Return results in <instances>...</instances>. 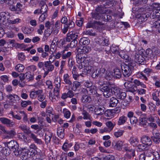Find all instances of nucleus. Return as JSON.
I'll return each instance as SVG.
<instances>
[{
  "mask_svg": "<svg viewBox=\"0 0 160 160\" xmlns=\"http://www.w3.org/2000/svg\"><path fill=\"white\" fill-rule=\"evenodd\" d=\"M135 66V62L134 61L132 60L129 61L127 63L122 64L121 67L124 77L127 78L131 76Z\"/></svg>",
  "mask_w": 160,
  "mask_h": 160,
  "instance_id": "obj_1",
  "label": "nucleus"
},
{
  "mask_svg": "<svg viewBox=\"0 0 160 160\" xmlns=\"http://www.w3.org/2000/svg\"><path fill=\"white\" fill-rule=\"evenodd\" d=\"M159 96V92H155L152 93V99L156 102V104L157 106L160 105V100L158 98Z\"/></svg>",
  "mask_w": 160,
  "mask_h": 160,
  "instance_id": "obj_14",
  "label": "nucleus"
},
{
  "mask_svg": "<svg viewBox=\"0 0 160 160\" xmlns=\"http://www.w3.org/2000/svg\"><path fill=\"white\" fill-rule=\"evenodd\" d=\"M91 48L89 46H86L82 47L81 49V52L84 54L88 53L91 51Z\"/></svg>",
  "mask_w": 160,
  "mask_h": 160,
  "instance_id": "obj_39",
  "label": "nucleus"
},
{
  "mask_svg": "<svg viewBox=\"0 0 160 160\" xmlns=\"http://www.w3.org/2000/svg\"><path fill=\"white\" fill-rule=\"evenodd\" d=\"M55 83L57 88H60L61 87V80L60 77H57L55 79Z\"/></svg>",
  "mask_w": 160,
  "mask_h": 160,
  "instance_id": "obj_42",
  "label": "nucleus"
},
{
  "mask_svg": "<svg viewBox=\"0 0 160 160\" xmlns=\"http://www.w3.org/2000/svg\"><path fill=\"white\" fill-rule=\"evenodd\" d=\"M113 75L111 73L109 72H107L105 78L107 80H110L112 79Z\"/></svg>",
  "mask_w": 160,
  "mask_h": 160,
  "instance_id": "obj_54",
  "label": "nucleus"
},
{
  "mask_svg": "<svg viewBox=\"0 0 160 160\" xmlns=\"http://www.w3.org/2000/svg\"><path fill=\"white\" fill-rule=\"evenodd\" d=\"M83 34H86L92 36H95L96 34L92 29H87L83 32Z\"/></svg>",
  "mask_w": 160,
  "mask_h": 160,
  "instance_id": "obj_38",
  "label": "nucleus"
},
{
  "mask_svg": "<svg viewBox=\"0 0 160 160\" xmlns=\"http://www.w3.org/2000/svg\"><path fill=\"white\" fill-rule=\"evenodd\" d=\"M137 89V87L135 84L130 85V86H128V90L130 92H133L136 91Z\"/></svg>",
  "mask_w": 160,
  "mask_h": 160,
  "instance_id": "obj_46",
  "label": "nucleus"
},
{
  "mask_svg": "<svg viewBox=\"0 0 160 160\" xmlns=\"http://www.w3.org/2000/svg\"><path fill=\"white\" fill-rule=\"evenodd\" d=\"M105 8L103 6H98L96 8L95 11L101 15L106 13V11Z\"/></svg>",
  "mask_w": 160,
  "mask_h": 160,
  "instance_id": "obj_27",
  "label": "nucleus"
},
{
  "mask_svg": "<svg viewBox=\"0 0 160 160\" xmlns=\"http://www.w3.org/2000/svg\"><path fill=\"white\" fill-rule=\"evenodd\" d=\"M141 140L142 143L148 146H151L152 143V142L150 138L146 135H144L142 137Z\"/></svg>",
  "mask_w": 160,
  "mask_h": 160,
  "instance_id": "obj_7",
  "label": "nucleus"
},
{
  "mask_svg": "<svg viewBox=\"0 0 160 160\" xmlns=\"http://www.w3.org/2000/svg\"><path fill=\"white\" fill-rule=\"evenodd\" d=\"M82 114L83 115V119H84L90 120L91 118V115L86 111L83 110Z\"/></svg>",
  "mask_w": 160,
  "mask_h": 160,
  "instance_id": "obj_43",
  "label": "nucleus"
},
{
  "mask_svg": "<svg viewBox=\"0 0 160 160\" xmlns=\"http://www.w3.org/2000/svg\"><path fill=\"white\" fill-rule=\"evenodd\" d=\"M124 131L123 130H119L117 131L114 132V136L116 138H118L122 136L123 133Z\"/></svg>",
  "mask_w": 160,
  "mask_h": 160,
  "instance_id": "obj_52",
  "label": "nucleus"
},
{
  "mask_svg": "<svg viewBox=\"0 0 160 160\" xmlns=\"http://www.w3.org/2000/svg\"><path fill=\"white\" fill-rule=\"evenodd\" d=\"M90 43V40L87 38L83 37L80 39L79 41V43L81 45H88Z\"/></svg>",
  "mask_w": 160,
  "mask_h": 160,
  "instance_id": "obj_25",
  "label": "nucleus"
},
{
  "mask_svg": "<svg viewBox=\"0 0 160 160\" xmlns=\"http://www.w3.org/2000/svg\"><path fill=\"white\" fill-rule=\"evenodd\" d=\"M87 82L85 86L87 87L86 90L89 94L95 95L97 93L98 88L94 86H90L89 85H87Z\"/></svg>",
  "mask_w": 160,
  "mask_h": 160,
  "instance_id": "obj_6",
  "label": "nucleus"
},
{
  "mask_svg": "<svg viewBox=\"0 0 160 160\" xmlns=\"http://www.w3.org/2000/svg\"><path fill=\"white\" fill-rule=\"evenodd\" d=\"M54 69V66L53 64H48L47 63L45 64V68H43V70L45 71V70L50 72H52Z\"/></svg>",
  "mask_w": 160,
  "mask_h": 160,
  "instance_id": "obj_30",
  "label": "nucleus"
},
{
  "mask_svg": "<svg viewBox=\"0 0 160 160\" xmlns=\"http://www.w3.org/2000/svg\"><path fill=\"white\" fill-rule=\"evenodd\" d=\"M112 90L113 92V95L116 96L117 94H118L120 92V89L116 87H112Z\"/></svg>",
  "mask_w": 160,
  "mask_h": 160,
  "instance_id": "obj_55",
  "label": "nucleus"
},
{
  "mask_svg": "<svg viewBox=\"0 0 160 160\" xmlns=\"http://www.w3.org/2000/svg\"><path fill=\"white\" fill-rule=\"evenodd\" d=\"M63 80L65 84L71 85H72V82L70 80L69 76L68 74H65L63 76Z\"/></svg>",
  "mask_w": 160,
  "mask_h": 160,
  "instance_id": "obj_33",
  "label": "nucleus"
},
{
  "mask_svg": "<svg viewBox=\"0 0 160 160\" xmlns=\"http://www.w3.org/2000/svg\"><path fill=\"white\" fill-rule=\"evenodd\" d=\"M18 59L21 61H23L26 58V56L23 52L18 53L17 55Z\"/></svg>",
  "mask_w": 160,
  "mask_h": 160,
  "instance_id": "obj_49",
  "label": "nucleus"
},
{
  "mask_svg": "<svg viewBox=\"0 0 160 160\" xmlns=\"http://www.w3.org/2000/svg\"><path fill=\"white\" fill-rule=\"evenodd\" d=\"M59 30L60 28L54 27L53 30L50 33H49L45 34L44 35V37L47 38L48 36H50L51 35L52 32H53L54 34L56 35L58 33L59 31Z\"/></svg>",
  "mask_w": 160,
  "mask_h": 160,
  "instance_id": "obj_35",
  "label": "nucleus"
},
{
  "mask_svg": "<svg viewBox=\"0 0 160 160\" xmlns=\"http://www.w3.org/2000/svg\"><path fill=\"white\" fill-rule=\"evenodd\" d=\"M2 151V152L4 154H5V155H8L10 153V152L11 151V150L10 149L7 147H5L4 148H3Z\"/></svg>",
  "mask_w": 160,
  "mask_h": 160,
  "instance_id": "obj_60",
  "label": "nucleus"
},
{
  "mask_svg": "<svg viewBox=\"0 0 160 160\" xmlns=\"http://www.w3.org/2000/svg\"><path fill=\"white\" fill-rule=\"evenodd\" d=\"M78 43V41L76 40H73L71 41L69 44H68L66 46H64L65 48L67 49L70 47L71 48L76 47Z\"/></svg>",
  "mask_w": 160,
  "mask_h": 160,
  "instance_id": "obj_21",
  "label": "nucleus"
},
{
  "mask_svg": "<svg viewBox=\"0 0 160 160\" xmlns=\"http://www.w3.org/2000/svg\"><path fill=\"white\" fill-rule=\"evenodd\" d=\"M106 110L105 108L102 106H99L94 109L95 114L98 115H101L104 113Z\"/></svg>",
  "mask_w": 160,
  "mask_h": 160,
  "instance_id": "obj_8",
  "label": "nucleus"
},
{
  "mask_svg": "<svg viewBox=\"0 0 160 160\" xmlns=\"http://www.w3.org/2000/svg\"><path fill=\"white\" fill-rule=\"evenodd\" d=\"M63 112L64 113V117L65 118H70L71 116V112L68 110L67 109H65L63 110Z\"/></svg>",
  "mask_w": 160,
  "mask_h": 160,
  "instance_id": "obj_51",
  "label": "nucleus"
},
{
  "mask_svg": "<svg viewBox=\"0 0 160 160\" xmlns=\"http://www.w3.org/2000/svg\"><path fill=\"white\" fill-rule=\"evenodd\" d=\"M131 123L132 125L135 124L138 122L137 118L135 116H133L130 119Z\"/></svg>",
  "mask_w": 160,
  "mask_h": 160,
  "instance_id": "obj_63",
  "label": "nucleus"
},
{
  "mask_svg": "<svg viewBox=\"0 0 160 160\" xmlns=\"http://www.w3.org/2000/svg\"><path fill=\"white\" fill-rule=\"evenodd\" d=\"M35 155H36V158L35 159V160H43V156L42 154L39 153L37 154L36 153Z\"/></svg>",
  "mask_w": 160,
  "mask_h": 160,
  "instance_id": "obj_64",
  "label": "nucleus"
},
{
  "mask_svg": "<svg viewBox=\"0 0 160 160\" xmlns=\"http://www.w3.org/2000/svg\"><path fill=\"white\" fill-rule=\"evenodd\" d=\"M101 16V15L97 13L96 11L94 13H92V18L95 19H99Z\"/></svg>",
  "mask_w": 160,
  "mask_h": 160,
  "instance_id": "obj_57",
  "label": "nucleus"
},
{
  "mask_svg": "<svg viewBox=\"0 0 160 160\" xmlns=\"http://www.w3.org/2000/svg\"><path fill=\"white\" fill-rule=\"evenodd\" d=\"M123 148L126 152H131V155L133 157L135 156V150L132 149L131 147H129L128 145L124 146Z\"/></svg>",
  "mask_w": 160,
  "mask_h": 160,
  "instance_id": "obj_23",
  "label": "nucleus"
},
{
  "mask_svg": "<svg viewBox=\"0 0 160 160\" xmlns=\"http://www.w3.org/2000/svg\"><path fill=\"white\" fill-rule=\"evenodd\" d=\"M30 149L29 150H31V149H33V154H34L37 153V149L38 148L36 145L34 144H32L29 146Z\"/></svg>",
  "mask_w": 160,
  "mask_h": 160,
  "instance_id": "obj_56",
  "label": "nucleus"
},
{
  "mask_svg": "<svg viewBox=\"0 0 160 160\" xmlns=\"http://www.w3.org/2000/svg\"><path fill=\"white\" fill-rule=\"evenodd\" d=\"M145 60V59L142 55L140 54L139 53H135L134 62H135L138 64H140L143 62Z\"/></svg>",
  "mask_w": 160,
  "mask_h": 160,
  "instance_id": "obj_10",
  "label": "nucleus"
},
{
  "mask_svg": "<svg viewBox=\"0 0 160 160\" xmlns=\"http://www.w3.org/2000/svg\"><path fill=\"white\" fill-rule=\"evenodd\" d=\"M113 74V75L114 78L116 79L120 78L122 75L120 69L117 68L114 69Z\"/></svg>",
  "mask_w": 160,
  "mask_h": 160,
  "instance_id": "obj_22",
  "label": "nucleus"
},
{
  "mask_svg": "<svg viewBox=\"0 0 160 160\" xmlns=\"http://www.w3.org/2000/svg\"><path fill=\"white\" fill-rule=\"evenodd\" d=\"M127 117L124 115H122L119 118L117 124L119 125L124 124L127 121Z\"/></svg>",
  "mask_w": 160,
  "mask_h": 160,
  "instance_id": "obj_26",
  "label": "nucleus"
},
{
  "mask_svg": "<svg viewBox=\"0 0 160 160\" xmlns=\"http://www.w3.org/2000/svg\"><path fill=\"white\" fill-rule=\"evenodd\" d=\"M99 88L103 92L104 96L106 98H108L113 95V92L112 91V87L109 85H101Z\"/></svg>",
  "mask_w": 160,
  "mask_h": 160,
  "instance_id": "obj_3",
  "label": "nucleus"
},
{
  "mask_svg": "<svg viewBox=\"0 0 160 160\" xmlns=\"http://www.w3.org/2000/svg\"><path fill=\"white\" fill-rule=\"evenodd\" d=\"M149 114V115L146 116L147 120L149 122H154L155 121V118L153 116V115H154V114H151V113Z\"/></svg>",
  "mask_w": 160,
  "mask_h": 160,
  "instance_id": "obj_59",
  "label": "nucleus"
},
{
  "mask_svg": "<svg viewBox=\"0 0 160 160\" xmlns=\"http://www.w3.org/2000/svg\"><path fill=\"white\" fill-rule=\"evenodd\" d=\"M91 100V98L86 95H83L81 98L82 102L84 103L89 102Z\"/></svg>",
  "mask_w": 160,
  "mask_h": 160,
  "instance_id": "obj_36",
  "label": "nucleus"
},
{
  "mask_svg": "<svg viewBox=\"0 0 160 160\" xmlns=\"http://www.w3.org/2000/svg\"><path fill=\"white\" fill-rule=\"evenodd\" d=\"M151 139L153 142L156 144H158L160 142V133L156 132L153 134L151 137Z\"/></svg>",
  "mask_w": 160,
  "mask_h": 160,
  "instance_id": "obj_11",
  "label": "nucleus"
},
{
  "mask_svg": "<svg viewBox=\"0 0 160 160\" xmlns=\"http://www.w3.org/2000/svg\"><path fill=\"white\" fill-rule=\"evenodd\" d=\"M103 25L102 23L100 22L94 21L93 22H88L87 23L86 28H96V27H98L99 25Z\"/></svg>",
  "mask_w": 160,
  "mask_h": 160,
  "instance_id": "obj_12",
  "label": "nucleus"
},
{
  "mask_svg": "<svg viewBox=\"0 0 160 160\" xmlns=\"http://www.w3.org/2000/svg\"><path fill=\"white\" fill-rule=\"evenodd\" d=\"M0 121L3 124L8 127H12L14 125V122L12 120L5 118H0Z\"/></svg>",
  "mask_w": 160,
  "mask_h": 160,
  "instance_id": "obj_5",
  "label": "nucleus"
},
{
  "mask_svg": "<svg viewBox=\"0 0 160 160\" xmlns=\"http://www.w3.org/2000/svg\"><path fill=\"white\" fill-rule=\"evenodd\" d=\"M67 49L65 48L64 50L61 52L62 58L63 59L69 58L72 54V53L70 52H68L67 53H65V52L67 50Z\"/></svg>",
  "mask_w": 160,
  "mask_h": 160,
  "instance_id": "obj_29",
  "label": "nucleus"
},
{
  "mask_svg": "<svg viewBox=\"0 0 160 160\" xmlns=\"http://www.w3.org/2000/svg\"><path fill=\"white\" fill-rule=\"evenodd\" d=\"M48 8V7L46 4H43L40 10V13H46Z\"/></svg>",
  "mask_w": 160,
  "mask_h": 160,
  "instance_id": "obj_47",
  "label": "nucleus"
},
{
  "mask_svg": "<svg viewBox=\"0 0 160 160\" xmlns=\"http://www.w3.org/2000/svg\"><path fill=\"white\" fill-rule=\"evenodd\" d=\"M15 69L17 71L19 72H22L24 69V66L21 64H19L15 67Z\"/></svg>",
  "mask_w": 160,
  "mask_h": 160,
  "instance_id": "obj_41",
  "label": "nucleus"
},
{
  "mask_svg": "<svg viewBox=\"0 0 160 160\" xmlns=\"http://www.w3.org/2000/svg\"><path fill=\"white\" fill-rule=\"evenodd\" d=\"M119 102L118 100L115 97H112L109 100V107H113L116 106Z\"/></svg>",
  "mask_w": 160,
  "mask_h": 160,
  "instance_id": "obj_13",
  "label": "nucleus"
},
{
  "mask_svg": "<svg viewBox=\"0 0 160 160\" xmlns=\"http://www.w3.org/2000/svg\"><path fill=\"white\" fill-rule=\"evenodd\" d=\"M110 50L112 52L115 54H118L120 53V49L118 46H115L112 45L110 48Z\"/></svg>",
  "mask_w": 160,
  "mask_h": 160,
  "instance_id": "obj_31",
  "label": "nucleus"
},
{
  "mask_svg": "<svg viewBox=\"0 0 160 160\" xmlns=\"http://www.w3.org/2000/svg\"><path fill=\"white\" fill-rule=\"evenodd\" d=\"M64 129H62L61 127L58 128L57 130V133L58 136L60 138H63L64 137Z\"/></svg>",
  "mask_w": 160,
  "mask_h": 160,
  "instance_id": "obj_32",
  "label": "nucleus"
},
{
  "mask_svg": "<svg viewBox=\"0 0 160 160\" xmlns=\"http://www.w3.org/2000/svg\"><path fill=\"white\" fill-rule=\"evenodd\" d=\"M29 136L30 138L33 140V141L35 143L39 145H41L42 144V142L41 140L38 138L37 136L33 133H31L30 135H29Z\"/></svg>",
  "mask_w": 160,
  "mask_h": 160,
  "instance_id": "obj_18",
  "label": "nucleus"
},
{
  "mask_svg": "<svg viewBox=\"0 0 160 160\" xmlns=\"http://www.w3.org/2000/svg\"><path fill=\"white\" fill-rule=\"evenodd\" d=\"M6 97L8 100V101L13 105L14 103H16L18 102L20 99V97L15 94H9L6 96Z\"/></svg>",
  "mask_w": 160,
  "mask_h": 160,
  "instance_id": "obj_4",
  "label": "nucleus"
},
{
  "mask_svg": "<svg viewBox=\"0 0 160 160\" xmlns=\"http://www.w3.org/2000/svg\"><path fill=\"white\" fill-rule=\"evenodd\" d=\"M123 142L121 141H117L112 142L113 145H114V148L116 150H121L123 146Z\"/></svg>",
  "mask_w": 160,
  "mask_h": 160,
  "instance_id": "obj_16",
  "label": "nucleus"
},
{
  "mask_svg": "<svg viewBox=\"0 0 160 160\" xmlns=\"http://www.w3.org/2000/svg\"><path fill=\"white\" fill-rule=\"evenodd\" d=\"M6 14V13L5 12H2L0 13V22H4L7 20H8V18L7 17Z\"/></svg>",
  "mask_w": 160,
  "mask_h": 160,
  "instance_id": "obj_34",
  "label": "nucleus"
},
{
  "mask_svg": "<svg viewBox=\"0 0 160 160\" xmlns=\"http://www.w3.org/2000/svg\"><path fill=\"white\" fill-rule=\"evenodd\" d=\"M160 15V13L159 12L153 11L151 13L150 17V18L152 19L157 18H158V17H159L158 16Z\"/></svg>",
  "mask_w": 160,
  "mask_h": 160,
  "instance_id": "obj_37",
  "label": "nucleus"
},
{
  "mask_svg": "<svg viewBox=\"0 0 160 160\" xmlns=\"http://www.w3.org/2000/svg\"><path fill=\"white\" fill-rule=\"evenodd\" d=\"M137 147L138 151L139 152H141L145 150L148 148V146L143 143L142 144L139 143Z\"/></svg>",
  "mask_w": 160,
  "mask_h": 160,
  "instance_id": "obj_44",
  "label": "nucleus"
},
{
  "mask_svg": "<svg viewBox=\"0 0 160 160\" xmlns=\"http://www.w3.org/2000/svg\"><path fill=\"white\" fill-rule=\"evenodd\" d=\"M98 42L99 44L102 46H107L109 44V40L103 37H102L99 39Z\"/></svg>",
  "mask_w": 160,
  "mask_h": 160,
  "instance_id": "obj_24",
  "label": "nucleus"
},
{
  "mask_svg": "<svg viewBox=\"0 0 160 160\" xmlns=\"http://www.w3.org/2000/svg\"><path fill=\"white\" fill-rule=\"evenodd\" d=\"M76 60L77 62L80 64L82 67L83 66L86 67V69L88 73H92L95 70L93 67L91 66H87V63H86L87 61L85 60L84 58H82V57L78 55L77 56Z\"/></svg>",
  "mask_w": 160,
  "mask_h": 160,
  "instance_id": "obj_2",
  "label": "nucleus"
},
{
  "mask_svg": "<svg viewBox=\"0 0 160 160\" xmlns=\"http://www.w3.org/2000/svg\"><path fill=\"white\" fill-rule=\"evenodd\" d=\"M101 74L99 70L95 69L92 74V77L93 78H96Z\"/></svg>",
  "mask_w": 160,
  "mask_h": 160,
  "instance_id": "obj_58",
  "label": "nucleus"
},
{
  "mask_svg": "<svg viewBox=\"0 0 160 160\" xmlns=\"http://www.w3.org/2000/svg\"><path fill=\"white\" fill-rule=\"evenodd\" d=\"M4 134H7V135L6 137V138H12L16 134L15 130L13 129L9 131L6 130Z\"/></svg>",
  "mask_w": 160,
  "mask_h": 160,
  "instance_id": "obj_19",
  "label": "nucleus"
},
{
  "mask_svg": "<svg viewBox=\"0 0 160 160\" xmlns=\"http://www.w3.org/2000/svg\"><path fill=\"white\" fill-rule=\"evenodd\" d=\"M156 104L151 103L148 105L149 110L147 111V113L148 114H150L154 112L157 110V107Z\"/></svg>",
  "mask_w": 160,
  "mask_h": 160,
  "instance_id": "obj_17",
  "label": "nucleus"
},
{
  "mask_svg": "<svg viewBox=\"0 0 160 160\" xmlns=\"http://www.w3.org/2000/svg\"><path fill=\"white\" fill-rule=\"evenodd\" d=\"M145 53L149 58H152V56H153V54L152 49L150 48L147 49Z\"/></svg>",
  "mask_w": 160,
  "mask_h": 160,
  "instance_id": "obj_62",
  "label": "nucleus"
},
{
  "mask_svg": "<svg viewBox=\"0 0 160 160\" xmlns=\"http://www.w3.org/2000/svg\"><path fill=\"white\" fill-rule=\"evenodd\" d=\"M134 83L137 86H140L142 88H146V86L142 82H141L139 80L136 79L134 81Z\"/></svg>",
  "mask_w": 160,
  "mask_h": 160,
  "instance_id": "obj_48",
  "label": "nucleus"
},
{
  "mask_svg": "<svg viewBox=\"0 0 160 160\" xmlns=\"http://www.w3.org/2000/svg\"><path fill=\"white\" fill-rule=\"evenodd\" d=\"M33 30L32 28H26L24 29L23 32L25 34H29L32 32Z\"/></svg>",
  "mask_w": 160,
  "mask_h": 160,
  "instance_id": "obj_53",
  "label": "nucleus"
},
{
  "mask_svg": "<svg viewBox=\"0 0 160 160\" xmlns=\"http://www.w3.org/2000/svg\"><path fill=\"white\" fill-rule=\"evenodd\" d=\"M25 74V78L28 80L29 81H32L33 79L34 78L33 75L29 72H26Z\"/></svg>",
  "mask_w": 160,
  "mask_h": 160,
  "instance_id": "obj_45",
  "label": "nucleus"
},
{
  "mask_svg": "<svg viewBox=\"0 0 160 160\" xmlns=\"http://www.w3.org/2000/svg\"><path fill=\"white\" fill-rule=\"evenodd\" d=\"M11 151H12L15 155L18 156L21 153L20 149L19 148V145L17 142L12 148L9 149Z\"/></svg>",
  "mask_w": 160,
  "mask_h": 160,
  "instance_id": "obj_9",
  "label": "nucleus"
},
{
  "mask_svg": "<svg viewBox=\"0 0 160 160\" xmlns=\"http://www.w3.org/2000/svg\"><path fill=\"white\" fill-rule=\"evenodd\" d=\"M19 128L23 131L24 132L29 136L32 133L31 131L30 130V128L27 127L25 125H21L19 126Z\"/></svg>",
  "mask_w": 160,
  "mask_h": 160,
  "instance_id": "obj_15",
  "label": "nucleus"
},
{
  "mask_svg": "<svg viewBox=\"0 0 160 160\" xmlns=\"http://www.w3.org/2000/svg\"><path fill=\"white\" fill-rule=\"evenodd\" d=\"M104 113L105 116L108 117H111L113 115L112 110H105Z\"/></svg>",
  "mask_w": 160,
  "mask_h": 160,
  "instance_id": "obj_61",
  "label": "nucleus"
},
{
  "mask_svg": "<svg viewBox=\"0 0 160 160\" xmlns=\"http://www.w3.org/2000/svg\"><path fill=\"white\" fill-rule=\"evenodd\" d=\"M36 67L34 65H32L28 67L26 69L30 73L33 72L36 70Z\"/></svg>",
  "mask_w": 160,
  "mask_h": 160,
  "instance_id": "obj_50",
  "label": "nucleus"
},
{
  "mask_svg": "<svg viewBox=\"0 0 160 160\" xmlns=\"http://www.w3.org/2000/svg\"><path fill=\"white\" fill-rule=\"evenodd\" d=\"M129 142L134 147H137L139 144V139L136 137H131Z\"/></svg>",
  "mask_w": 160,
  "mask_h": 160,
  "instance_id": "obj_20",
  "label": "nucleus"
},
{
  "mask_svg": "<svg viewBox=\"0 0 160 160\" xmlns=\"http://www.w3.org/2000/svg\"><path fill=\"white\" fill-rule=\"evenodd\" d=\"M118 98L120 99H124L126 96V93L125 92H120L118 94H116Z\"/></svg>",
  "mask_w": 160,
  "mask_h": 160,
  "instance_id": "obj_40",
  "label": "nucleus"
},
{
  "mask_svg": "<svg viewBox=\"0 0 160 160\" xmlns=\"http://www.w3.org/2000/svg\"><path fill=\"white\" fill-rule=\"evenodd\" d=\"M148 151L144 152L143 153L139 155V160H149V158L150 155H147Z\"/></svg>",
  "mask_w": 160,
  "mask_h": 160,
  "instance_id": "obj_28",
  "label": "nucleus"
}]
</instances>
